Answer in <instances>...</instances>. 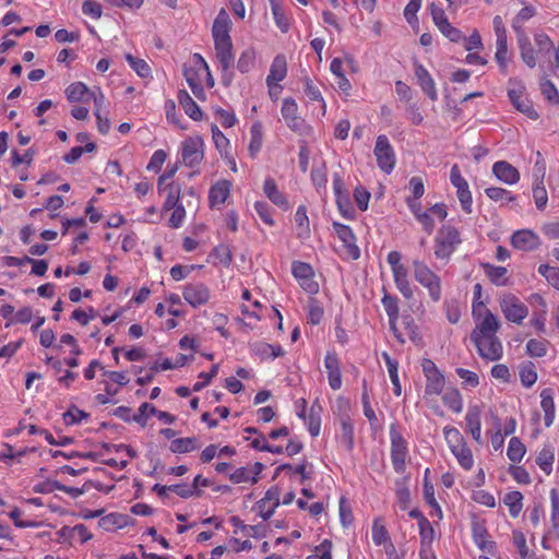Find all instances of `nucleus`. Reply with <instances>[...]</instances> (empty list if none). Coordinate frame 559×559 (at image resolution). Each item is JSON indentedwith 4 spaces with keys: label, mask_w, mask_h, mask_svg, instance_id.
Here are the masks:
<instances>
[{
    "label": "nucleus",
    "mask_w": 559,
    "mask_h": 559,
    "mask_svg": "<svg viewBox=\"0 0 559 559\" xmlns=\"http://www.w3.org/2000/svg\"><path fill=\"white\" fill-rule=\"evenodd\" d=\"M473 316L476 325L471 333V341L476 346L479 356L490 361L501 359L503 347L496 335L501 325L499 319L481 301H474Z\"/></svg>",
    "instance_id": "f257e3e1"
},
{
    "label": "nucleus",
    "mask_w": 559,
    "mask_h": 559,
    "mask_svg": "<svg viewBox=\"0 0 559 559\" xmlns=\"http://www.w3.org/2000/svg\"><path fill=\"white\" fill-rule=\"evenodd\" d=\"M412 265L415 281L427 289L432 302H439L442 297L440 276L420 260H414Z\"/></svg>",
    "instance_id": "f03ea898"
},
{
    "label": "nucleus",
    "mask_w": 559,
    "mask_h": 559,
    "mask_svg": "<svg viewBox=\"0 0 559 559\" xmlns=\"http://www.w3.org/2000/svg\"><path fill=\"white\" fill-rule=\"evenodd\" d=\"M461 243L459 230L451 226H442L435 239V255L437 259L448 260Z\"/></svg>",
    "instance_id": "7ed1b4c3"
},
{
    "label": "nucleus",
    "mask_w": 559,
    "mask_h": 559,
    "mask_svg": "<svg viewBox=\"0 0 559 559\" xmlns=\"http://www.w3.org/2000/svg\"><path fill=\"white\" fill-rule=\"evenodd\" d=\"M373 154L377 158L378 167L385 174H390L395 167V153L386 138V135H379L376 141Z\"/></svg>",
    "instance_id": "20e7f679"
},
{
    "label": "nucleus",
    "mask_w": 559,
    "mask_h": 559,
    "mask_svg": "<svg viewBox=\"0 0 559 559\" xmlns=\"http://www.w3.org/2000/svg\"><path fill=\"white\" fill-rule=\"evenodd\" d=\"M500 308L504 317L514 323L520 324L527 316V307L514 295L508 294L500 299Z\"/></svg>",
    "instance_id": "39448f33"
},
{
    "label": "nucleus",
    "mask_w": 559,
    "mask_h": 559,
    "mask_svg": "<svg viewBox=\"0 0 559 559\" xmlns=\"http://www.w3.org/2000/svg\"><path fill=\"white\" fill-rule=\"evenodd\" d=\"M215 52L216 58L219 61L221 69L223 72L222 81L223 83L228 86L230 85L234 74L231 71V68L235 62V57L233 53V43H223V44H216L215 45Z\"/></svg>",
    "instance_id": "423d86ee"
},
{
    "label": "nucleus",
    "mask_w": 559,
    "mask_h": 559,
    "mask_svg": "<svg viewBox=\"0 0 559 559\" xmlns=\"http://www.w3.org/2000/svg\"><path fill=\"white\" fill-rule=\"evenodd\" d=\"M390 436L392 464L395 472L402 473L405 467V459L407 455L406 441L402 435L394 429L393 426L391 427Z\"/></svg>",
    "instance_id": "0eeeda50"
},
{
    "label": "nucleus",
    "mask_w": 559,
    "mask_h": 559,
    "mask_svg": "<svg viewBox=\"0 0 559 559\" xmlns=\"http://www.w3.org/2000/svg\"><path fill=\"white\" fill-rule=\"evenodd\" d=\"M450 179L452 185L456 188V194L462 209L468 214L472 213V193L469 191L468 183L462 177L457 165H454L451 168Z\"/></svg>",
    "instance_id": "6e6552de"
},
{
    "label": "nucleus",
    "mask_w": 559,
    "mask_h": 559,
    "mask_svg": "<svg viewBox=\"0 0 559 559\" xmlns=\"http://www.w3.org/2000/svg\"><path fill=\"white\" fill-rule=\"evenodd\" d=\"M203 140L200 136L188 138L182 142V160L185 165L193 167L203 159Z\"/></svg>",
    "instance_id": "1a4fd4ad"
},
{
    "label": "nucleus",
    "mask_w": 559,
    "mask_h": 559,
    "mask_svg": "<svg viewBox=\"0 0 559 559\" xmlns=\"http://www.w3.org/2000/svg\"><path fill=\"white\" fill-rule=\"evenodd\" d=\"M333 228L338 239L343 242L345 254L353 260L359 259L360 250L356 245V237L353 230L348 226L337 222L333 223Z\"/></svg>",
    "instance_id": "9d476101"
},
{
    "label": "nucleus",
    "mask_w": 559,
    "mask_h": 559,
    "mask_svg": "<svg viewBox=\"0 0 559 559\" xmlns=\"http://www.w3.org/2000/svg\"><path fill=\"white\" fill-rule=\"evenodd\" d=\"M281 112L289 129L293 131H301L304 129L305 121L298 116V106L295 99L290 97L284 98Z\"/></svg>",
    "instance_id": "9b49d317"
},
{
    "label": "nucleus",
    "mask_w": 559,
    "mask_h": 559,
    "mask_svg": "<svg viewBox=\"0 0 559 559\" xmlns=\"http://www.w3.org/2000/svg\"><path fill=\"white\" fill-rule=\"evenodd\" d=\"M182 295L185 300L194 308L206 304L210 299V290L202 283L188 284Z\"/></svg>",
    "instance_id": "f8f14e48"
},
{
    "label": "nucleus",
    "mask_w": 559,
    "mask_h": 559,
    "mask_svg": "<svg viewBox=\"0 0 559 559\" xmlns=\"http://www.w3.org/2000/svg\"><path fill=\"white\" fill-rule=\"evenodd\" d=\"M512 246L522 251H531L540 245L539 237L528 229L515 231L511 237Z\"/></svg>",
    "instance_id": "ddd939ff"
},
{
    "label": "nucleus",
    "mask_w": 559,
    "mask_h": 559,
    "mask_svg": "<svg viewBox=\"0 0 559 559\" xmlns=\"http://www.w3.org/2000/svg\"><path fill=\"white\" fill-rule=\"evenodd\" d=\"M324 366L328 371L329 384L333 390L342 386V373L338 357L335 353H329L324 359Z\"/></svg>",
    "instance_id": "4468645a"
},
{
    "label": "nucleus",
    "mask_w": 559,
    "mask_h": 559,
    "mask_svg": "<svg viewBox=\"0 0 559 559\" xmlns=\"http://www.w3.org/2000/svg\"><path fill=\"white\" fill-rule=\"evenodd\" d=\"M415 76L417 79V82L419 86L421 87L423 92L432 100H437L438 93L436 88V84L427 69L416 63L415 64Z\"/></svg>",
    "instance_id": "2eb2a0df"
},
{
    "label": "nucleus",
    "mask_w": 559,
    "mask_h": 559,
    "mask_svg": "<svg viewBox=\"0 0 559 559\" xmlns=\"http://www.w3.org/2000/svg\"><path fill=\"white\" fill-rule=\"evenodd\" d=\"M287 73L286 58L283 55H277L270 69V73L266 78V84L269 86V93L272 95L273 85L283 81Z\"/></svg>",
    "instance_id": "dca6fc26"
},
{
    "label": "nucleus",
    "mask_w": 559,
    "mask_h": 559,
    "mask_svg": "<svg viewBox=\"0 0 559 559\" xmlns=\"http://www.w3.org/2000/svg\"><path fill=\"white\" fill-rule=\"evenodd\" d=\"M492 173L507 185H514L520 180L519 170L506 160L496 162L492 166Z\"/></svg>",
    "instance_id": "f3484780"
},
{
    "label": "nucleus",
    "mask_w": 559,
    "mask_h": 559,
    "mask_svg": "<svg viewBox=\"0 0 559 559\" xmlns=\"http://www.w3.org/2000/svg\"><path fill=\"white\" fill-rule=\"evenodd\" d=\"M212 34L214 45L231 41L229 36V20L225 11L222 10L213 23Z\"/></svg>",
    "instance_id": "a211bd4d"
},
{
    "label": "nucleus",
    "mask_w": 559,
    "mask_h": 559,
    "mask_svg": "<svg viewBox=\"0 0 559 559\" xmlns=\"http://www.w3.org/2000/svg\"><path fill=\"white\" fill-rule=\"evenodd\" d=\"M508 95L510 102L519 111L523 112L530 119H538L539 116L537 111L533 108L531 102L523 97L522 91L510 90Z\"/></svg>",
    "instance_id": "6ab92c4d"
},
{
    "label": "nucleus",
    "mask_w": 559,
    "mask_h": 559,
    "mask_svg": "<svg viewBox=\"0 0 559 559\" xmlns=\"http://www.w3.org/2000/svg\"><path fill=\"white\" fill-rule=\"evenodd\" d=\"M394 283L400 290V293L406 298L411 299L414 296L413 289L411 287V283L408 280V271L404 264L397 265L392 269Z\"/></svg>",
    "instance_id": "aec40b11"
},
{
    "label": "nucleus",
    "mask_w": 559,
    "mask_h": 559,
    "mask_svg": "<svg viewBox=\"0 0 559 559\" xmlns=\"http://www.w3.org/2000/svg\"><path fill=\"white\" fill-rule=\"evenodd\" d=\"M466 428L471 432L473 439L480 443L481 442V424H480V409L478 406H472L468 408L466 416Z\"/></svg>",
    "instance_id": "412c9836"
},
{
    "label": "nucleus",
    "mask_w": 559,
    "mask_h": 559,
    "mask_svg": "<svg viewBox=\"0 0 559 559\" xmlns=\"http://www.w3.org/2000/svg\"><path fill=\"white\" fill-rule=\"evenodd\" d=\"M145 409H150V415L156 416L159 420H163L166 424H173L175 421V416L163 411L156 409L153 405L148 403H143L138 414L133 415V420L141 426H145Z\"/></svg>",
    "instance_id": "4be33fe9"
},
{
    "label": "nucleus",
    "mask_w": 559,
    "mask_h": 559,
    "mask_svg": "<svg viewBox=\"0 0 559 559\" xmlns=\"http://www.w3.org/2000/svg\"><path fill=\"white\" fill-rule=\"evenodd\" d=\"M230 192V182L228 180H221L216 182L209 192V201L211 206L223 204Z\"/></svg>",
    "instance_id": "5701e85b"
},
{
    "label": "nucleus",
    "mask_w": 559,
    "mask_h": 559,
    "mask_svg": "<svg viewBox=\"0 0 559 559\" xmlns=\"http://www.w3.org/2000/svg\"><path fill=\"white\" fill-rule=\"evenodd\" d=\"M178 102L185 112L195 121L202 119V111L192 97L186 92L180 91L178 93Z\"/></svg>",
    "instance_id": "b1692460"
},
{
    "label": "nucleus",
    "mask_w": 559,
    "mask_h": 559,
    "mask_svg": "<svg viewBox=\"0 0 559 559\" xmlns=\"http://www.w3.org/2000/svg\"><path fill=\"white\" fill-rule=\"evenodd\" d=\"M265 195L277 206L286 209L288 203L285 195L277 189L273 178H266L263 186Z\"/></svg>",
    "instance_id": "393cba45"
},
{
    "label": "nucleus",
    "mask_w": 559,
    "mask_h": 559,
    "mask_svg": "<svg viewBox=\"0 0 559 559\" xmlns=\"http://www.w3.org/2000/svg\"><path fill=\"white\" fill-rule=\"evenodd\" d=\"M67 98L71 102H85L92 96L88 87L82 82H75L70 84L66 90Z\"/></svg>",
    "instance_id": "a878e982"
},
{
    "label": "nucleus",
    "mask_w": 559,
    "mask_h": 559,
    "mask_svg": "<svg viewBox=\"0 0 559 559\" xmlns=\"http://www.w3.org/2000/svg\"><path fill=\"white\" fill-rule=\"evenodd\" d=\"M200 448L194 437L178 438L170 443V451L174 453H188Z\"/></svg>",
    "instance_id": "bb28decb"
},
{
    "label": "nucleus",
    "mask_w": 559,
    "mask_h": 559,
    "mask_svg": "<svg viewBox=\"0 0 559 559\" xmlns=\"http://www.w3.org/2000/svg\"><path fill=\"white\" fill-rule=\"evenodd\" d=\"M540 406L545 413V425L549 427L555 418V404L549 389L543 390L540 393Z\"/></svg>",
    "instance_id": "cd10ccee"
},
{
    "label": "nucleus",
    "mask_w": 559,
    "mask_h": 559,
    "mask_svg": "<svg viewBox=\"0 0 559 559\" xmlns=\"http://www.w3.org/2000/svg\"><path fill=\"white\" fill-rule=\"evenodd\" d=\"M382 357L388 367L389 376L394 386L393 391L396 396H400L402 393L401 383L397 376L399 362L390 357V355L384 352L382 353Z\"/></svg>",
    "instance_id": "c85d7f7f"
},
{
    "label": "nucleus",
    "mask_w": 559,
    "mask_h": 559,
    "mask_svg": "<svg viewBox=\"0 0 559 559\" xmlns=\"http://www.w3.org/2000/svg\"><path fill=\"white\" fill-rule=\"evenodd\" d=\"M442 401L445 406L454 413H461L463 408L462 396L457 389L449 388L442 395Z\"/></svg>",
    "instance_id": "c756f323"
},
{
    "label": "nucleus",
    "mask_w": 559,
    "mask_h": 559,
    "mask_svg": "<svg viewBox=\"0 0 559 559\" xmlns=\"http://www.w3.org/2000/svg\"><path fill=\"white\" fill-rule=\"evenodd\" d=\"M250 133L251 140L248 150L250 156L254 158L260 152L263 143L262 124L260 122H254L251 127Z\"/></svg>",
    "instance_id": "7c9ffc66"
},
{
    "label": "nucleus",
    "mask_w": 559,
    "mask_h": 559,
    "mask_svg": "<svg viewBox=\"0 0 559 559\" xmlns=\"http://www.w3.org/2000/svg\"><path fill=\"white\" fill-rule=\"evenodd\" d=\"M484 269H485L487 276L493 284H496L498 286H502V285L507 284L508 270L504 266H495L491 264H485Z\"/></svg>",
    "instance_id": "2f4dec72"
},
{
    "label": "nucleus",
    "mask_w": 559,
    "mask_h": 559,
    "mask_svg": "<svg viewBox=\"0 0 559 559\" xmlns=\"http://www.w3.org/2000/svg\"><path fill=\"white\" fill-rule=\"evenodd\" d=\"M427 383L425 388L426 395H438L442 392L444 386V377L439 371L436 374H429L426 377Z\"/></svg>",
    "instance_id": "473e14b6"
},
{
    "label": "nucleus",
    "mask_w": 559,
    "mask_h": 559,
    "mask_svg": "<svg viewBox=\"0 0 559 559\" xmlns=\"http://www.w3.org/2000/svg\"><path fill=\"white\" fill-rule=\"evenodd\" d=\"M522 499L523 496L520 491H510L503 498V502L509 507L510 514L513 518H516L522 511Z\"/></svg>",
    "instance_id": "72a5a7b5"
},
{
    "label": "nucleus",
    "mask_w": 559,
    "mask_h": 559,
    "mask_svg": "<svg viewBox=\"0 0 559 559\" xmlns=\"http://www.w3.org/2000/svg\"><path fill=\"white\" fill-rule=\"evenodd\" d=\"M525 445L516 437H512L509 441L507 455L510 461L516 463L520 462L525 454Z\"/></svg>",
    "instance_id": "f704fd0d"
},
{
    "label": "nucleus",
    "mask_w": 559,
    "mask_h": 559,
    "mask_svg": "<svg viewBox=\"0 0 559 559\" xmlns=\"http://www.w3.org/2000/svg\"><path fill=\"white\" fill-rule=\"evenodd\" d=\"M451 452L455 455L460 465L464 469H471L474 463L473 454L469 448L466 447V443L454 448L451 450Z\"/></svg>",
    "instance_id": "c9c22d12"
},
{
    "label": "nucleus",
    "mask_w": 559,
    "mask_h": 559,
    "mask_svg": "<svg viewBox=\"0 0 559 559\" xmlns=\"http://www.w3.org/2000/svg\"><path fill=\"white\" fill-rule=\"evenodd\" d=\"M533 198H534L536 207L538 210L543 211L546 207L547 201H548V195H547L546 188L543 183V178L537 179L535 181V183L533 186Z\"/></svg>",
    "instance_id": "e433bc0d"
},
{
    "label": "nucleus",
    "mask_w": 559,
    "mask_h": 559,
    "mask_svg": "<svg viewBox=\"0 0 559 559\" xmlns=\"http://www.w3.org/2000/svg\"><path fill=\"white\" fill-rule=\"evenodd\" d=\"M254 61H255L254 50L252 48H247L246 50H243L241 52V55L237 61V68L241 73H247L253 68Z\"/></svg>",
    "instance_id": "4c0bfd02"
},
{
    "label": "nucleus",
    "mask_w": 559,
    "mask_h": 559,
    "mask_svg": "<svg viewBox=\"0 0 559 559\" xmlns=\"http://www.w3.org/2000/svg\"><path fill=\"white\" fill-rule=\"evenodd\" d=\"M554 452L550 448H544L536 457V463L547 475L552 471Z\"/></svg>",
    "instance_id": "58836bf2"
},
{
    "label": "nucleus",
    "mask_w": 559,
    "mask_h": 559,
    "mask_svg": "<svg viewBox=\"0 0 559 559\" xmlns=\"http://www.w3.org/2000/svg\"><path fill=\"white\" fill-rule=\"evenodd\" d=\"M126 60L130 64V67L136 72V74L141 78L151 76V68L143 59H138L133 57L131 53L126 55Z\"/></svg>",
    "instance_id": "ea45409f"
},
{
    "label": "nucleus",
    "mask_w": 559,
    "mask_h": 559,
    "mask_svg": "<svg viewBox=\"0 0 559 559\" xmlns=\"http://www.w3.org/2000/svg\"><path fill=\"white\" fill-rule=\"evenodd\" d=\"M485 193L490 200L495 202H512L515 200V197L503 188L490 187L485 190Z\"/></svg>",
    "instance_id": "a19ab883"
},
{
    "label": "nucleus",
    "mask_w": 559,
    "mask_h": 559,
    "mask_svg": "<svg viewBox=\"0 0 559 559\" xmlns=\"http://www.w3.org/2000/svg\"><path fill=\"white\" fill-rule=\"evenodd\" d=\"M520 50L521 58L526 63V66L530 68H534L536 66L534 49L526 37L520 38Z\"/></svg>",
    "instance_id": "79ce46f5"
},
{
    "label": "nucleus",
    "mask_w": 559,
    "mask_h": 559,
    "mask_svg": "<svg viewBox=\"0 0 559 559\" xmlns=\"http://www.w3.org/2000/svg\"><path fill=\"white\" fill-rule=\"evenodd\" d=\"M229 479L234 484L247 483L251 481L255 484L258 481V477L252 476L251 468L249 467H239L234 473L229 475Z\"/></svg>",
    "instance_id": "37998d69"
},
{
    "label": "nucleus",
    "mask_w": 559,
    "mask_h": 559,
    "mask_svg": "<svg viewBox=\"0 0 559 559\" xmlns=\"http://www.w3.org/2000/svg\"><path fill=\"white\" fill-rule=\"evenodd\" d=\"M341 438L346 444V448L352 450L354 444V428L348 418H342L341 420Z\"/></svg>",
    "instance_id": "c03bdc74"
},
{
    "label": "nucleus",
    "mask_w": 559,
    "mask_h": 559,
    "mask_svg": "<svg viewBox=\"0 0 559 559\" xmlns=\"http://www.w3.org/2000/svg\"><path fill=\"white\" fill-rule=\"evenodd\" d=\"M372 540L376 545H382L389 540L388 531L381 519H376L372 525Z\"/></svg>",
    "instance_id": "a18cd8bd"
},
{
    "label": "nucleus",
    "mask_w": 559,
    "mask_h": 559,
    "mask_svg": "<svg viewBox=\"0 0 559 559\" xmlns=\"http://www.w3.org/2000/svg\"><path fill=\"white\" fill-rule=\"evenodd\" d=\"M496 61L498 62L500 70L504 73L508 67V43L504 40H497V51L495 55Z\"/></svg>",
    "instance_id": "49530a36"
},
{
    "label": "nucleus",
    "mask_w": 559,
    "mask_h": 559,
    "mask_svg": "<svg viewBox=\"0 0 559 559\" xmlns=\"http://www.w3.org/2000/svg\"><path fill=\"white\" fill-rule=\"evenodd\" d=\"M443 433L451 450L465 443L461 432L456 428L444 427Z\"/></svg>",
    "instance_id": "de8ad7c7"
},
{
    "label": "nucleus",
    "mask_w": 559,
    "mask_h": 559,
    "mask_svg": "<svg viewBox=\"0 0 559 559\" xmlns=\"http://www.w3.org/2000/svg\"><path fill=\"white\" fill-rule=\"evenodd\" d=\"M293 274L298 281L309 280V277H313L312 267L305 262L296 261L293 263Z\"/></svg>",
    "instance_id": "09e8293b"
},
{
    "label": "nucleus",
    "mask_w": 559,
    "mask_h": 559,
    "mask_svg": "<svg viewBox=\"0 0 559 559\" xmlns=\"http://www.w3.org/2000/svg\"><path fill=\"white\" fill-rule=\"evenodd\" d=\"M295 222L300 229L299 236L309 233V219L307 216V209L300 205L295 213Z\"/></svg>",
    "instance_id": "8fccbe9b"
},
{
    "label": "nucleus",
    "mask_w": 559,
    "mask_h": 559,
    "mask_svg": "<svg viewBox=\"0 0 559 559\" xmlns=\"http://www.w3.org/2000/svg\"><path fill=\"white\" fill-rule=\"evenodd\" d=\"M536 13V10L534 7L532 5H527V7H524L520 10V12L518 13V15L514 17L513 20V28L519 32L520 28H521V25L530 20L531 17H533Z\"/></svg>",
    "instance_id": "3c124183"
},
{
    "label": "nucleus",
    "mask_w": 559,
    "mask_h": 559,
    "mask_svg": "<svg viewBox=\"0 0 559 559\" xmlns=\"http://www.w3.org/2000/svg\"><path fill=\"white\" fill-rule=\"evenodd\" d=\"M166 188L168 190V194H167V199L164 203V209L171 210L173 207L181 205L179 203L180 188L178 186H174V185H168Z\"/></svg>",
    "instance_id": "603ef678"
},
{
    "label": "nucleus",
    "mask_w": 559,
    "mask_h": 559,
    "mask_svg": "<svg viewBox=\"0 0 559 559\" xmlns=\"http://www.w3.org/2000/svg\"><path fill=\"white\" fill-rule=\"evenodd\" d=\"M419 534L423 544H431L435 537V531L428 519H421L418 523Z\"/></svg>",
    "instance_id": "864d4df0"
},
{
    "label": "nucleus",
    "mask_w": 559,
    "mask_h": 559,
    "mask_svg": "<svg viewBox=\"0 0 559 559\" xmlns=\"http://www.w3.org/2000/svg\"><path fill=\"white\" fill-rule=\"evenodd\" d=\"M47 485L50 486V489L48 491L59 490L72 496L73 498H78L84 493V489L82 488L69 487L57 480L48 481Z\"/></svg>",
    "instance_id": "5fc2aeb1"
},
{
    "label": "nucleus",
    "mask_w": 559,
    "mask_h": 559,
    "mask_svg": "<svg viewBox=\"0 0 559 559\" xmlns=\"http://www.w3.org/2000/svg\"><path fill=\"white\" fill-rule=\"evenodd\" d=\"M86 417H88V414L75 406L70 407L69 411L63 414V420L67 425L79 424Z\"/></svg>",
    "instance_id": "6e6d98bb"
},
{
    "label": "nucleus",
    "mask_w": 559,
    "mask_h": 559,
    "mask_svg": "<svg viewBox=\"0 0 559 559\" xmlns=\"http://www.w3.org/2000/svg\"><path fill=\"white\" fill-rule=\"evenodd\" d=\"M526 349L532 357H543L546 355V342L538 340H530L526 344Z\"/></svg>",
    "instance_id": "4d7b16f0"
},
{
    "label": "nucleus",
    "mask_w": 559,
    "mask_h": 559,
    "mask_svg": "<svg viewBox=\"0 0 559 559\" xmlns=\"http://www.w3.org/2000/svg\"><path fill=\"white\" fill-rule=\"evenodd\" d=\"M456 373L463 380V384L466 386L476 388L479 384L478 376L474 371L464 368H457Z\"/></svg>",
    "instance_id": "13d9d810"
},
{
    "label": "nucleus",
    "mask_w": 559,
    "mask_h": 559,
    "mask_svg": "<svg viewBox=\"0 0 559 559\" xmlns=\"http://www.w3.org/2000/svg\"><path fill=\"white\" fill-rule=\"evenodd\" d=\"M218 372V365H213L210 372H201L199 374V378L202 379V381H199L194 383L192 390L194 392L201 391L203 388H205L211 380L217 376Z\"/></svg>",
    "instance_id": "bf43d9fd"
},
{
    "label": "nucleus",
    "mask_w": 559,
    "mask_h": 559,
    "mask_svg": "<svg viewBox=\"0 0 559 559\" xmlns=\"http://www.w3.org/2000/svg\"><path fill=\"white\" fill-rule=\"evenodd\" d=\"M383 307L389 319L399 318L397 299L391 295H384L382 298Z\"/></svg>",
    "instance_id": "052dcab7"
},
{
    "label": "nucleus",
    "mask_w": 559,
    "mask_h": 559,
    "mask_svg": "<svg viewBox=\"0 0 559 559\" xmlns=\"http://www.w3.org/2000/svg\"><path fill=\"white\" fill-rule=\"evenodd\" d=\"M403 323L405 330L407 331L409 340L415 344H419L421 342V336L420 333L418 332V326L415 323V321L411 317H405Z\"/></svg>",
    "instance_id": "680f3d73"
},
{
    "label": "nucleus",
    "mask_w": 559,
    "mask_h": 559,
    "mask_svg": "<svg viewBox=\"0 0 559 559\" xmlns=\"http://www.w3.org/2000/svg\"><path fill=\"white\" fill-rule=\"evenodd\" d=\"M82 12L85 15H90L95 20H98L102 16V5L93 0H85L82 5Z\"/></svg>",
    "instance_id": "e2e57ef3"
},
{
    "label": "nucleus",
    "mask_w": 559,
    "mask_h": 559,
    "mask_svg": "<svg viewBox=\"0 0 559 559\" xmlns=\"http://www.w3.org/2000/svg\"><path fill=\"white\" fill-rule=\"evenodd\" d=\"M540 88L542 93L549 102L554 104H559V92L550 81L547 80L543 82Z\"/></svg>",
    "instance_id": "0e129e2a"
},
{
    "label": "nucleus",
    "mask_w": 559,
    "mask_h": 559,
    "mask_svg": "<svg viewBox=\"0 0 559 559\" xmlns=\"http://www.w3.org/2000/svg\"><path fill=\"white\" fill-rule=\"evenodd\" d=\"M354 198L359 210L366 211L368 209L370 193L365 188L357 187L354 191Z\"/></svg>",
    "instance_id": "69168bd1"
},
{
    "label": "nucleus",
    "mask_w": 559,
    "mask_h": 559,
    "mask_svg": "<svg viewBox=\"0 0 559 559\" xmlns=\"http://www.w3.org/2000/svg\"><path fill=\"white\" fill-rule=\"evenodd\" d=\"M407 118L414 126H419L424 121V115L421 114L416 103H409L406 107Z\"/></svg>",
    "instance_id": "338daca9"
},
{
    "label": "nucleus",
    "mask_w": 559,
    "mask_h": 559,
    "mask_svg": "<svg viewBox=\"0 0 559 559\" xmlns=\"http://www.w3.org/2000/svg\"><path fill=\"white\" fill-rule=\"evenodd\" d=\"M551 500V523L552 527L557 528L559 525V497L556 489L550 491Z\"/></svg>",
    "instance_id": "774afa93"
}]
</instances>
